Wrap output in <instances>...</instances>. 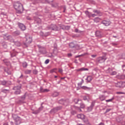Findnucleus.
<instances>
[{
	"label": "nucleus",
	"mask_w": 125,
	"mask_h": 125,
	"mask_svg": "<svg viewBox=\"0 0 125 125\" xmlns=\"http://www.w3.org/2000/svg\"><path fill=\"white\" fill-rule=\"evenodd\" d=\"M21 33L20 31L17 30L14 32V36H16L17 37V36H19L20 35Z\"/></svg>",
	"instance_id": "473e14b6"
},
{
	"label": "nucleus",
	"mask_w": 125,
	"mask_h": 125,
	"mask_svg": "<svg viewBox=\"0 0 125 125\" xmlns=\"http://www.w3.org/2000/svg\"><path fill=\"white\" fill-rule=\"evenodd\" d=\"M70 102L68 99H62L58 101L59 104H61L62 105H67L68 103Z\"/></svg>",
	"instance_id": "0eeeda50"
},
{
	"label": "nucleus",
	"mask_w": 125,
	"mask_h": 125,
	"mask_svg": "<svg viewBox=\"0 0 125 125\" xmlns=\"http://www.w3.org/2000/svg\"><path fill=\"white\" fill-rule=\"evenodd\" d=\"M32 38L26 37L25 42H23V45H24V46H26V47H28V46H29V45L32 43Z\"/></svg>",
	"instance_id": "6e6552de"
},
{
	"label": "nucleus",
	"mask_w": 125,
	"mask_h": 125,
	"mask_svg": "<svg viewBox=\"0 0 125 125\" xmlns=\"http://www.w3.org/2000/svg\"><path fill=\"white\" fill-rule=\"evenodd\" d=\"M110 44H112L113 46H117V45H118L119 44L117 42H112Z\"/></svg>",
	"instance_id": "49530a36"
},
{
	"label": "nucleus",
	"mask_w": 125,
	"mask_h": 125,
	"mask_svg": "<svg viewBox=\"0 0 125 125\" xmlns=\"http://www.w3.org/2000/svg\"><path fill=\"white\" fill-rule=\"evenodd\" d=\"M121 80H125V75H122L121 76Z\"/></svg>",
	"instance_id": "603ef678"
},
{
	"label": "nucleus",
	"mask_w": 125,
	"mask_h": 125,
	"mask_svg": "<svg viewBox=\"0 0 125 125\" xmlns=\"http://www.w3.org/2000/svg\"><path fill=\"white\" fill-rule=\"evenodd\" d=\"M2 46L3 47H4V48H7V45H6V43H5L4 42H2Z\"/></svg>",
	"instance_id": "ea45409f"
},
{
	"label": "nucleus",
	"mask_w": 125,
	"mask_h": 125,
	"mask_svg": "<svg viewBox=\"0 0 125 125\" xmlns=\"http://www.w3.org/2000/svg\"><path fill=\"white\" fill-rule=\"evenodd\" d=\"M22 65L23 68H27L28 63L26 62H23L22 63Z\"/></svg>",
	"instance_id": "4c0bfd02"
},
{
	"label": "nucleus",
	"mask_w": 125,
	"mask_h": 125,
	"mask_svg": "<svg viewBox=\"0 0 125 125\" xmlns=\"http://www.w3.org/2000/svg\"><path fill=\"white\" fill-rule=\"evenodd\" d=\"M12 118L15 121V125H20L22 124V119L17 114H12Z\"/></svg>",
	"instance_id": "f03ea898"
},
{
	"label": "nucleus",
	"mask_w": 125,
	"mask_h": 125,
	"mask_svg": "<svg viewBox=\"0 0 125 125\" xmlns=\"http://www.w3.org/2000/svg\"><path fill=\"white\" fill-rule=\"evenodd\" d=\"M7 84H11V82L10 81H7Z\"/></svg>",
	"instance_id": "0e129e2a"
},
{
	"label": "nucleus",
	"mask_w": 125,
	"mask_h": 125,
	"mask_svg": "<svg viewBox=\"0 0 125 125\" xmlns=\"http://www.w3.org/2000/svg\"><path fill=\"white\" fill-rule=\"evenodd\" d=\"M99 98L101 101H103L104 100H105L106 97H105V95H101L99 96Z\"/></svg>",
	"instance_id": "c756f323"
},
{
	"label": "nucleus",
	"mask_w": 125,
	"mask_h": 125,
	"mask_svg": "<svg viewBox=\"0 0 125 125\" xmlns=\"http://www.w3.org/2000/svg\"><path fill=\"white\" fill-rule=\"evenodd\" d=\"M49 63V59H47L45 61V64H48Z\"/></svg>",
	"instance_id": "864d4df0"
},
{
	"label": "nucleus",
	"mask_w": 125,
	"mask_h": 125,
	"mask_svg": "<svg viewBox=\"0 0 125 125\" xmlns=\"http://www.w3.org/2000/svg\"><path fill=\"white\" fill-rule=\"evenodd\" d=\"M105 61L106 59L104 57H101L97 59L98 63H103L104 62H105Z\"/></svg>",
	"instance_id": "4468645a"
},
{
	"label": "nucleus",
	"mask_w": 125,
	"mask_h": 125,
	"mask_svg": "<svg viewBox=\"0 0 125 125\" xmlns=\"http://www.w3.org/2000/svg\"><path fill=\"white\" fill-rule=\"evenodd\" d=\"M2 61L3 63L6 65V66H10L11 63H10V61L8 60L7 59H5L4 60H2Z\"/></svg>",
	"instance_id": "a211bd4d"
},
{
	"label": "nucleus",
	"mask_w": 125,
	"mask_h": 125,
	"mask_svg": "<svg viewBox=\"0 0 125 125\" xmlns=\"http://www.w3.org/2000/svg\"><path fill=\"white\" fill-rule=\"evenodd\" d=\"M83 83H84L83 79H82V81L78 83V85L79 86H80L81 88H82V89H83L84 90H91L92 88L90 87H87L86 86H82Z\"/></svg>",
	"instance_id": "7ed1b4c3"
},
{
	"label": "nucleus",
	"mask_w": 125,
	"mask_h": 125,
	"mask_svg": "<svg viewBox=\"0 0 125 125\" xmlns=\"http://www.w3.org/2000/svg\"><path fill=\"white\" fill-rule=\"evenodd\" d=\"M39 52L41 54H46V49H45V47H42L39 50Z\"/></svg>",
	"instance_id": "6ab92c4d"
},
{
	"label": "nucleus",
	"mask_w": 125,
	"mask_h": 125,
	"mask_svg": "<svg viewBox=\"0 0 125 125\" xmlns=\"http://www.w3.org/2000/svg\"><path fill=\"white\" fill-rule=\"evenodd\" d=\"M37 46L39 48V50H40V49L43 47L42 46H41V45H38Z\"/></svg>",
	"instance_id": "4d7b16f0"
},
{
	"label": "nucleus",
	"mask_w": 125,
	"mask_h": 125,
	"mask_svg": "<svg viewBox=\"0 0 125 125\" xmlns=\"http://www.w3.org/2000/svg\"><path fill=\"white\" fill-rule=\"evenodd\" d=\"M9 89H3L1 90V92L3 93H9Z\"/></svg>",
	"instance_id": "7c9ffc66"
},
{
	"label": "nucleus",
	"mask_w": 125,
	"mask_h": 125,
	"mask_svg": "<svg viewBox=\"0 0 125 125\" xmlns=\"http://www.w3.org/2000/svg\"><path fill=\"white\" fill-rule=\"evenodd\" d=\"M6 73H7V74H8V75H11V71L10 70H7L6 71Z\"/></svg>",
	"instance_id": "5fc2aeb1"
},
{
	"label": "nucleus",
	"mask_w": 125,
	"mask_h": 125,
	"mask_svg": "<svg viewBox=\"0 0 125 125\" xmlns=\"http://www.w3.org/2000/svg\"><path fill=\"white\" fill-rule=\"evenodd\" d=\"M93 12H94V13H96L97 16H102V13H101L100 10L94 9L93 10Z\"/></svg>",
	"instance_id": "f3484780"
},
{
	"label": "nucleus",
	"mask_w": 125,
	"mask_h": 125,
	"mask_svg": "<svg viewBox=\"0 0 125 125\" xmlns=\"http://www.w3.org/2000/svg\"><path fill=\"white\" fill-rule=\"evenodd\" d=\"M101 23L104 25V26H109L111 24V21H110L104 20L102 21Z\"/></svg>",
	"instance_id": "dca6fc26"
},
{
	"label": "nucleus",
	"mask_w": 125,
	"mask_h": 125,
	"mask_svg": "<svg viewBox=\"0 0 125 125\" xmlns=\"http://www.w3.org/2000/svg\"><path fill=\"white\" fill-rule=\"evenodd\" d=\"M71 115H76V114H77V112H76V111L75 110H72L71 112Z\"/></svg>",
	"instance_id": "8fccbe9b"
},
{
	"label": "nucleus",
	"mask_w": 125,
	"mask_h": 125,
	"mask_svg": "<svg viewBox=\"0 0 125 125\" xmlns=\"http://www.w3.org/2000/svg\"><path fill=\"white\" fill-rule=\"evenodd\" d=\"M83 71H88V68H85L84 67H82L80 69H79L77 70V72H80V71L82 72Z\"/></svg>",
	"instance_id": "cd10ccee"
},
{
	"label": "nucleus",
	"mask_w": 125,
	"mask_h": 125,
	"mask_svg": "<svg viewBox=\"0 0 125 125\" xmlns=\"http://www.w3.org/2000/svg\"><path fill=\"white\" fill-rule=\"evenodd\" d=\"M58 95H59V93L57 92H54L52 94L53 97H57Z\"/></svg>",
	"instance_id": "e433bc0d"
},
{
	"label": "nucleus",
	"mask_w": 125,
	"mask_h": 125,
	"mask_svg": "<svg viewBox=\"0 0 125 125\" xmlns=\"http://www.w3.org/2000/svg\"><path fill=\"white\" fill-rule=\"evenodd\" d=\"M82 121H83L85 125L89 123V120H88V118H87L86 117H84V118L82 120Z\"/></svg>",
	"instance_id": "393cba45"
},
{
	"label": "nucleus",
	"mask_w": 125,
	"mask_h": 125,
	"mask_svg": "<svg viewBox=\"0 0 125 125\" xmlns=\"http://www.w3.org/2000/svg\"><path fill=\"white\" fill-rule=\"evenodd\" d=\"M83 100L84 101H87L88 102V97L87 96H83Z\"/></svg>",
	"instance_id": "37998d69"
},
{
	"label": "nucleus",
	"mask_w": 125,
	"mask_h": 125,
	"mask_svg": "<svg viewBox=\"0 0 125 125\" xmlns=\"http://www.w3.org/2000/svg\"><path fill=\"white\" fill-rule=\"evenodd\" d=\"M4 38L5 39L6 38V40H8V41H10L12 40V36L11 35H7L6 34L4 35Z\"/></svg>",
	"instance_id": "412c9836"
},
{
	"label": "nucleus",
	"mask_w": 125,
	"mask_h": 125,
	"mask_svg": "<svg viewBox=\"0 0 125 125\" xmlns=\"http://www.w3.org/2000/svg\"><path fill=\"white\" fill-rule=\"evenodd\" d=\"M110 110H111V108L107 109L105 112H104V114H107V113L110 112Z\"/></svg>",
	"instance_id": "3c124183"
},
{
	"label": "nucleus",
	"mask_w": 125,
	"mask_h": 125,
	"mask_svg": "<svg viewBox=\"0 0 125 125\" xmlns=\"http://www.w3.org/2000/svg\"><path fill=\"white\" fill-rule=\"evenodd\" d=\"M85 80L87 81V83H90V82L92 81V76H87V78L85 79Z\"/></svg>",
	"instance_id": "5701e85b"
},
{
	"label": "nucleus",
	"mask_w": 125,
	"mask_h": 125,
	"mask_svg": "<svg viewBox=\"0 0 125 125\" xmlns=\"http://www.w3.org/2000/svg\"><path fill=\"white\" fill-rule=\"evenodd\" d=\"M71 27L69 25L65 26L64 25H60V30H63L65 31V30H69Z\"/></svg>",
	"instance_id": "ddd939ff"
},
{
	"label": "nucleus",
	"mask_w": 125,
	"mask_h": 125,
	"mask_svg": "<svg viewBox=\"0 0 125 125\" xmlns=\"http://www.w3.org/2000/svg\"><path fill=\"white\" fill-rule=\"evenodd\" d=\"M75 33H80V32L79 31V29H78V28L75 29Z\"/></svg>",
	"instance_id": "bf43d9fd"
},
{
	"label": "nucleus",
	"mask_w": 125,
	"mask_h": 125,
	"mask_svg": "<svg viewBox=\"0 0 125 125\" xmlns=\"http://www.w3.org/2000/svg\"><path fill=\"white\" fill-rule=\"evenodd\" d=\"M95 35L96 37H97L98 38H100V37H101V33L99 31H97L95 32Z\"/></svg>",
	"instance_id": "c85d7f7f"
},
{
	"label": "nucleus",
	"mask_w": 125,
	"mask_h": 125,
	"mask_svg": "<svg viewBox=\"0 0 125 125\" xmlns=\"http://www.w3.org/2000/svg\"><path fill=\"white\" fill-rule=\"evenodd\" d=\"M34 21L37 24H41L42 23V20L39 17H34Z\"/></svg>",
	"instance_id": "aec40b11"
},
{
	"label": "nucleus",
	"mask_w": 125,
	"mask_h": 125,
	"mask_svg": "<svg viewBox=\"0 0 125 125\" xmlns=\"http://www.w3.org/2000/svg\"><path fill=\"white\" fill-rule=\"evenodd\" d=\"M57 112H58L57 111V109H56V107L52 109L50 111V114H55V113H57Z\"/></svg>",
	"instance_id": "a878e982"
},
{
	"label": "nucleus",
	"mask_w": 125,
	"mask_h": 125,
	"mask_svg": "<svg viewBox=\"0 0 125 125\" xmlns=\"http://www.w3.org/2000/svg\"><path fill=\"white\" fill-rule=\"evenodd\" d=\"M117 94H125L124 92H117Z\"/></svg>",
	"instance_id": "6e6d98bb"
},
{
	"label": "nucleus",
	"mask_w": 125,
	"mask_h": 125,
	"mask_svg": "<svg viewBox=\"0 0 125 125\" xmlns=\"http://www.w3.org/2000/svg\"><path fill=\"white\" fill-rule=\"evenodd\" d=\"M95 105V102H92L90 106L87 107V112H91Z\"/></svg>",
	"instance_id": "9d476101"
},
{
	"label": "nucleus",
	"mask_w": 125,
	"mask_h": 125,
	"mask_svg": "<svg viewBox=\"0 0 125 125\" xmlns=\"http://www.w3.org/2000/svg\"><path fill=\"white\" fill-rule=\"evenodd\" d=\"M18 25L21 31H25L26 30V26L24 25L23 23H21L20 22L18 23Z\"/></svg>",
	"instance_id": "9b49d317"
},
{
	"label": "nucleus",
	"mask_w": 125,
	"mask_h": 125,
	"mask_svg": "<svg viewBox=\"0 0 125 125\" xmlns=\"http://www.w3.org/2000/svg\"><path fill=\"white\" fill-rule=\"evenodd\" d=\"M85 107V105L84 104L82 103L80 104V108H81L82 109H83Z\"/></svg>",
	"instance_id": "79ce46f5"
},
{
	"label": "nucleus",
	"mask_w": 125,
	"mask_h": 125,
	"mask_svg": "<svg viewBox=\"0 0 125 125\" xmlns=\"http://www.w3.org/2000/svg\"><path fill=\"white\" fill-rule=\"evenodd\" d=\"M95 16H97V15L95 14H92L91 15V17H95Z\"/></svg>",
	"instance_id": "052dcab7"
},
{
	"label": "nucleus",
	"mask_w": 125,
	"mask_h": 125,
	"mask_svg": "<svg viewBox=\"0 0 125 125\" xmlns=\"http://www.w3.org/2000/svg\"><path fill=\"white\" fill-rule=\"evenodd\" d=\"M21 85L15 86L13 88V90H15L14 92V94L16 95L20 94L21 93Z\"/></svg>",
	"instance_id": "20e7f679"
},
{
	"label": "nucleus",
	"mask_w": 125,
	"mask_h": 125,
	"mask_svg": "<svg viewBox=\"0 0 125 125\" xmlns=\"http://www.w3.org/2000/svg\"><path fill=\"white\" fill-rule=\"evenodd\" d=\"M59 73H62L63 72V70L62 69H59Z\"/></svg>",
	"instance_id": "13d9d810"
},
{
	"label": "nucleus",
	"mask_w": 125,
	"mask_h": 125,
	"mask_svg": "<svg viewBox=\"0 0 125 125\" xmlns=\"http://www.w3.org/2000/svg\"><path fill=\"white\" fill-rule=\"evenodd\" d=\"M24 73L26 75H28L30 74V73H32L31 70L26 69L25 70Z\"/></svg>",
	"instance_id": "f704fd0d"
},
{
	"label": "nucleus",
	"mask_w": 125,
	"mask_h": 125,
	"mask_svg": "<svg viewBox=\"0 0 125 125\" xmlns=\"http://www.w3.org/2000/svg\"><path fill=\"white\" fill-rule=\"evenodd\" d=\"M113 99H114V97H113L111 99H109V100H106L105 101H106V102H112L113 101Z\"/></svg>",
	"instance_id": "de8ad7c7"
},
{
	"label": "nucleus",
	"mask_w": 125,
	"mask_h": 125,
	"mask_svg": "<svg viewBox=\"0 0 125 125\" xmlns=\"http://www.w3.org/2000/svg\"><path fill=\"white\" fill-rule=\"evenodd\" d=\"M116 87H123V83L122 82H118L116 84Z\"/></svg>",
	"instance_id": "bb28decb"
},
{
	"label": "nucleus",
	"mask_w": 125,
	"mask_h": 125,
	"mask_svg": "<svg viewBox=\"0 0 125 125\" xmlns=\"http://www.w3.org/2000/svg\"><path fill=\"white\" fill-rule=\"evenodd\" d=\"M83 125H91V123H90V122H88V123H86L85 125L83 124Z\"/></svg>",
	"instance_id": "e2e57ef3"
},
{
	"label": "nucleus",
	"mask_w": 125,
	"mask_h": 125,
	"mask_svg": "<svg viewBox=\"0 0 125 125\" xmlns=\"http://www.w3.org/2000/svg\"><path fill=\"white\" fill-rule=\"evenodd\" d=\"M79 101H80V99H74V102H75V104H78V102H79Z\"/></svg>",
	"instance_id": "09e8293b"
},
{
	"label": "nucleus",
	"mask_w": 125,
	"mask_h": 125,
	"mask_svg": "<svg viewBox=\"0 0 125 125\" xmlns=\"http://www.w3.org/2000/svg\"><path fill=\"white\" fill-rule=\"evenodd\" d=\"M85 117V116H84V115L83 114H78L77 115V118L78 119H81V120H83V119H84V117Z\"/></svg>",
	"instance_id": "b1692460"
},
{
	"label": "nucleus",
	"mask_w": 125,
	"mask_h": 125,
	"mask_svg": "<svg viewBox=\"0 0 125 125\" xmlns=\"http://www.w3.org/2000/svg\"><path fill=\"white\" fill-rule=\"evenodd\" d=\"M38 73H39V72L38 71V70L37 69L33 70V73L34 75H37Z\"/></svg>",
	"instance_id": "a18cd8bd"
},
{
	"label": "nucleus",
	"mask_w": 125,
	"mask_h": 125,
	"mask_svg": "<svg viewBox=\"0 0 125 125\" xmlns=\"http://www.w3.org/2000/svg\"><path fill=\"white\" fill-rule=\"evenodd\" d=\"M69 47L70 48H75L77 50L80 49V45L77 43H75L74 42H71L69 43Z\"/></svg>",
	"instance_id": "423d86ee"
},
{
	"label": "nucleus",
	"mask_w": 125,
	"mask_h": 125,
	"mask_svg": "<svg viewBox=\"0 0 125 125\" xmlns=\"http://www.w3.org/2000/svg\"><path fill=\"white\" fill-rule=\"evenodd\" d=\"M42 103L41 104V106L36 110L32 112V114H34V115H38V114H40L42 110H43V108H44V106L42 105Z\"/></svg>",
	"instance_id": "1a4fd4ad"
},
{
	"label": "nucleus",
	"mask_w": 125,
	"mask_h": 125,
	"mask_svg": "<svg viewBox=\"0 0 125 125\" xmlns=\"http://www.w3.org/2000/svg\"><path fill=\"white\" fill-rule=\"evenodd\" d=\"M112 71L113 70L111 68H108L107 69V72L109 73L111 76H115V75H117V72Z\"/></svg>",
	"instance_id": "2eb2a0df"
},
{
	"label": "nucleus",
	"mask_w": 125,
	"mask_h": 125,
	"mask_svg": "<svg viewBox=\"0 0 125 125\" xmlns=\"http://www.w3.org/2000/svg\"><path fill=\"white\" fill-rule=\"evenodd\" d=\"M26 99V94H24L22 96L20 97L19 101H18V103H24V100Z\"/></svg>",
	"instance_id": "f8f14e48"
},
{
	"label": "nucleus",
	"mask_w": 125,
	"mask_h": 125,
	"mask_svg": "<svg viewBox=\"0 0 125 125\" xmlns=\"http://www.w3.org/2000/svg\"><path fill=\"white\" fill-rule=\"evenodd\" d=\"M48 91H49V90L48 89H43L42 87H40V92L44 93V92H48Z\"/></svg>",
	"instance_id": "4be33fe9"
},
{
	"label": "nucleus",
	"mask_w": 125,
	"mask_h": 125,
	"mask_svg": "<svg viewBox=\"0 0 125 125\" xmlns=\"http://www.w3.org/2000/svg\"><path fill=\"white\" fill-rule=\"evenodd\" d=\"M94 21L96 23H99V22L100 21V18H95L94 19Z\"/></svg>",
	"instance_id": "c9c22d12"
},
{
	"label": "nucleus",
	"mask_w": 125,
	"mask_h": 125,
	"mask_svg": "<svg viewBox=\"0 0 125 125\" xmlns=\"http://www.w3.org/2000/svg\"><path fill=\"white\" fill-rule=\"evenodd\" d=\"M16 53H15V52H10L11 58H13V57H16Z\"/></svg>",
	"instance_id": "2f4dec72"
},
{
	"label": "nucleus",
	"mask_w": 125,
	"mask_h": 125,
	"mask_svg": "<svg viewBox=\"0 0 125 125\" xmlns=\"http://www.w3.org/2000/svg\"><path fill=\"white\" fill-rule=\"evenodd\" d=\"M14 7L15 9H16L17 13H19L20 14L23 13V11H24V7H23V5L21 4V3L19 2H15L14 4Z\"/></svg>",
	"instance_id": "f257e3e1"
},
{
	"label": "nucleus",
	"mask_w": 125,
	"mask_h": 125,
	"mask_svg": "<svg viewBox=\"0 0 125 125\" xmlns=\"http://www.w3.org/2000/svg\"><path fill=\"white\" fill-rule=\"evenodd\" d=\"M48 29L49 30H51L52 31H60V28L57 27V25L55 24H52L48 26Z\"/></svg>",
	"instance_id": "39448f33"
},
{
	"label": "nucleus",
	"mask_w": 125,
	"mask_h": 125,
	"mask_svg": "<svg viewBox=\"0 0 125 125\" xmlns=\"http://www.w3.org/2000/svg\"><path fill=\"white\" fill-rule=\"evenodd\" d=\"M7 81L5 80L1 81V84H2V85H5V84H7Z\"/></svg>",
	"instance_id": "58836bf2"
},
{
	"label": "nucleus",
	"mask_w": 125,
	"mask_h": 125,
	"mask_svg": "<svg viewBox=\"0 0 125 125\" xmlns=\"http://www.w3.org/2000/svg\"><path fill=\"white\" fill-rule=\"evenodd\" d=\"M19 79H23V74H21V76L19 77Z\"/></svg>",
	"instance_id": "338daca9"
},
{
	"label": "nucleus",
	"mask_w": 125,
	"mask_h": 125,
	"mask_svg": "<svg viewBox=\"0 0 125 125\" xmlns=\"http://www.w3.org/2000/svg\"><path fill=\"white\" fill-rule=\"evenodd\" d=\"M91 56L93 58H95V57H96V55H92Z\"/></svg>",
	"instance_id": "69168bd1"
},
{
	"label": "nucleus",
	"mask_w": 125,
	"mask_h": 125,
	"mask_svg": "<svg viewBox=\"0 0 125 125\" xmlns=\"http://www.w3.org/2000/svg\"><path fill=\"white\" fill-rule=\"evenodd\" d=\"M62 106H59L56 107V109H57V111H60V110H62Z\"/></svg>",
	"instance_id": "c03bdc74"
},
{
	"label": "nucleus",
	"mask_w": 125,
	"mask_h": 125,
	"mask_svg": "<svg viewBox=\"0 0 125 125\" xmlns=\"http://www.w3.org/2000/svg\"><path fill=\"white\" fill-rule=\"evenodd\" d=\"M89 12L88 11H85V14H86V16H88L89 17V18H90L91 16L89 14Z\"/></svg>",
	"instance_id": "a19ab883"
},
{
	"label": "nucleus",
	"mask_w": 125,
	"mask_h": 125,
	"mask_svg": "<svg viewBox=\"0 0 125 125\" xmlns=\"http://www.w3.org/2000/svg\"><path fill=\"white\" fill-rule=\"evenodd\" d=\"M99 125H104V123L101 122L99 124Z\"/></svg>",
	"instance_id": "774afa93"
},
{
	"label": "nucleus",
	"mask_w": 125,
	"mask_h": 125,
	"mask_svg": "<svg viewBox=\"0 0 125 125\" xmlns=\"http://www.w3.org/2000/svg\"><path fill=\"white\" fill-rule=\"evenodd\" d=\"M15 45L17 46H20L21 45V42H20L19 41L14 42L13 41Z\"/></svg>",
	"instance_id": "72a5a7b5"
},
{
	"label": "nucleus",
	"mask_w": 125,
	"mask_h": 125,
	"mask_svg": "<svg viewBox=\"0 0 125 125\" xmlns=\"http://www.w3.org/2000/svg\"><path fill=\"white\" fill-rule=\"evenodd\" d=\"M68 57H72V54L71 53L67 54Z\"/></svg>",
	"instance_id": "680f3d73"
}]
</instances>
